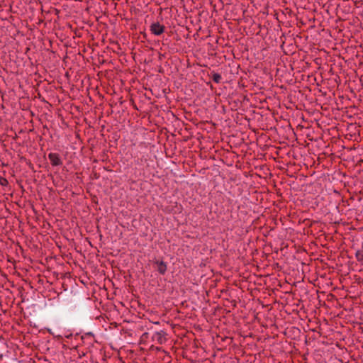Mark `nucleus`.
Here are the masks:
<instances>
[{"instance_id": "nucleus-4", "label": "nucleus", "mask_w": 363, "mask_h": 363, "mask_svg": "<svg viewBox=\"0 0 363 363\" xmlns=\"http://www.w3.org/2000/svg\"><path fill=\"white\" fill-rule=\"evenodd\" d=\"M157 270L160 272V273L164 274V272H166V269H167V267L164 264V262H157Z\"/></svg>"}, {"instance_id": "nucleus-7", "label": "nucleus", "mask_w": 363, "mask_h": 363, "mask_svg": "<svg viewBox=\"0 0 363 363\" xmlns=\"http://www.w3.org/2000/svg\"><path fill=\"white\" fill-rule=\"evenodd\" d=\"M3 181H4V182H1V184H4V182H5V183H6V182H7L6 179H3Z\"/></svg>"}, {"instance_id": "nucleus-6", "label": "nucleus", "mask_w": 363, "mask_h": 363, "mask_svg": "<svg viewBox=\"0 0 363 363\" xmlns=\"http://www.w3.org/2000/svg\"><path fill=\"white\" fill-rule=\"evenodd\" d=\"M155 335H156V336H157V337H158V338H161V337H160V335H160V333H157Z\"/></svg>"}, {"instance_id": "nucleus-5", "label": "nucleus", "mask_w": 363, "mask_h": 363, "mask_svg": "<svg viewBox=\"0 0 363 363\" xmlns=\"http://www.w3.org/2000/svg\"><path fill=\"white\" fill-rule=\"evenodd\" d=\"M357 260L363 264V250H358L355 253Z\"/></svg>"}, {"instance_id": "nucleus-1", "label": "nucleus", "mask_w": 363, "mask_h": 363, "mask_svg": "<svg viewBox=\"0 0 363 363\" xmlns=\"http://www.w3.org/2000/svg\"><path fill=\"white\" fill-rule=\"evenodd\" d=\"M164 30V27L160 24L159 23H153L150 26V31L152 34L155 35H160L163 33Z\"/></svg>"}, {"instance_id": "nucleus-3", "label": "nucleus", "mask_w": 363, "mask_h": 363, "mask_svg": "<svg viewBox=\"0 0 363 363\" xmlns=\"http://www.w3.org/2000/svg\"><path fill=\"white\" fill-rule=\"evenodd\" d=\"M211 79L212 80L217 83V84H219L221 82V79H222V77L220 74L218 73H216V72H212L211 73Z\"/></svg>"}, {"instance_id": "nucleus-2", "label": "nucleus", "mask_w": 363, "mask_h": 363, "mask_svg": "<svg viewBox=\"0 0 363 363\" xmlns=\"http://www.w3.org/2000/svg\"><path fill=\"white\" fill-rule=\"evenodd\" d=\"M48 158L52 166H60L62 164V160L57 153H50Z\"/></svg>"}]
</instances>
